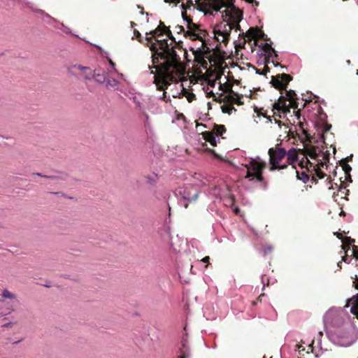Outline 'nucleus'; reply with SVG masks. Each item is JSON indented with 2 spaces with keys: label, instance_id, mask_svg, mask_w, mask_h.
I'll use <instances>...</instances> for the list:
<instances>
[{
  "label": "nucleus",
  "instance_id": "4c0bfd02",
  "mask_svg": "<svg viewBox=\"0 0 358 358\" xmlns=\"http://www.w3.org/2000/svg\"><path fill=\"white\" fill-rule=\"evenodd\" d=\"M272 250V247L268 246L264 249V255L267 253L270 252Z\"/></svg>",
  "mask_w": 358,
  "mask_h": 358
},
{
  "label": "nucleus",
  "instance_id": "3c124183",
  "mask_svg": "<svg viewBox=\"0 0 358 358\" xmlns=\"http://www.w3.org/2000/svg\"><path fill=\"white\" fill-rule=\"evenodd\" d=\"M183 206H184V207L186 208H187V206H188V203H185V204H183Z\"/></svg>",
  "mask_w": 358,
  "mask_h": 358
},
{
  "label": "nucleus",
  "instance_id": "bf43d9fd",
  "mask_svg": "<svg viewBox=\"0 0 358 358\" xmlns=\"http://www.w3.org/2000/svg\"><path fill=\"white\" fill-rule=\"evenodd\" d=\"M337 237H338V238H341L340 237V235H339V234H337Z\"/></svg>",
  "mask_w": 358,
  "mask_h": 358
},
{
  "label": "nucleus",
  "instance_id": "7c9ffc66",
  "mask_svg": "<svg viewBox=\"0 0 358 358\" xmlns=\"http://www.w3.org/2000/svg\"><path fill=\"white\" fill-rule=\"evenodd\" d=\"M247 36L250 38H255V31L253 29H250L247 31Z\"/></svg>",
  "mask_w": 358,
  "mask_h": 358
},
{
  "label": "nucleus",
  "instance_id": "f8f14e48",
  "mask_svg": "<svg viewBox=\"0 0 358 358\" xmlns=\"http://www.w3.org/2000/svg\"><path fill=\"white\" fill-rule=\"evenodd\" d=\"M291 80L292 78L289 75L282 73L271 76V83L275 89L282 90L286 87Z\"/></svg>",
  "mask_w": 358,
  "mask_h": 358
},
{
  "label": "nucleus",
  "instance_id": "473e14b6",
  "mask_svg": "<svg viewBox=\"0 0 358 358\" xmlns=\"http://www.w3.org/2000/svg\"><path fill=\"white\" fill-rule=\"evenodd\" d=\"M61 25H62V29H62V31L64 33H65V34H71V29H70L69 27H66V26H65L64 24H62V23H61Z\"/></svg>",
  "mask_w": 358,
  "mask_h": 358
},
{
  "label": "nucleus",
  "instance_id": "4be33fe9",
  "mask_svg": "<svg viewBox=\"0 0 358 358\" xmlns=\"http://www.w3.org/2000/svg\"><path fill=\"white\" fill-rule=\"evenodd\" d=\"M189 348L187 345V341L185 338H183L182 341V348H180V353L181 355L179 356L178 358H189V355L188 352Z\"/></svg>",
  "mask_w": 358,
  "mask_h": 358
},
{
  "label": "nucleus",
  "instance_id": "a211bd4d",
  "mask_svg": "<svg viewBox=\"0 0 358 358\" xmlns=\"http://www.w3.org/2000/svg\"><path fill=\"white\" fill-rule=\"evenodd\" d=\"M120 81L117 79L113 78L111 76H107L106 78V81L104 83L106 84V87L108 90H118V84Z\"/></svg>",
  "mask_w": 358,
  "mask_h": 358
},
{
  "label": "nucleus",
  "instance_id": "a878e982",
  "mask_svg": "<svg viewBox=\"0 0 358 358\" xmlns=\"http://www.w3.org/2000/svg\"><path fill=\"white\" fill-rule=\"evenodd\" d=\"M222 110L224 113L231 114L233 110H236L234 107L228 103H225L222 106Z\"/></svg>",
  "mask_w": 358,
  "mask_h": 358
},
{
  "label": "nucleus",
  "instance_id": "864d4df0",
  "mask_svg": "<svg viewBox=\"0 0 358 358\" xmlns=\"http://www.w3.org/2000/svg\"><path fill=\"white\" fill-rule=\"evenodd\" d=\"M303 164H304V162H301V168H303Z\"/></svg>",
  "mask_w": 358,
  "mask_h": 358
},
{
  "label": "nucleus",
  "instance_id": "c9c22d12",
  "mask_svg": "<svg viewBox=\"0 0 358 358\" xmlns=\"http://www.w3.org/2000/svg\"><path fill=\"white\" fill-rule=\"evenodd\" d=\"M257 73L258 74H266L268 72H269V69L268 67H264V70H263V72H260L259 70H257Z\"/></svg>",
  "mask_w": 358,
  "mask_h": 358
},
{
  "label": "nucleus",
  "instance_id": "13d9d810",
  "mask_svg": "<svg viewBox=\"0 0 358 358\" xmlns=\"http://www.w3.org/2000/svg\"><path fill=\"white\" fill-rule=\"evenodd\" d=\"M38 176H43L41 173H36Z\"/></svg>",
  "mask_w": 358,
  "mask_h": 358
},
{
  "label": "nucleus",
  "instance_id": "0e129e2a",
  "mask_svg": "<svg viewBox=\"0 0 358 358\" xmlns=\"http://www.w3.org/2000/svg\"><path fill=\"white\" fill-rule=\"evenodd\" d=\"M0 138H1V136H0Z\"/></svg>",
  "mask_w": 358,
  "mask_h": 358
},
{
  "label": "nucleus",
  "instance_id": "2eb2a0df",
  "mask_svg": "<svg viewBox=\"0 0 358 358\" xmlns=\"http://www.w3.org/2000/svg\"><path fill=\"white\" fill-rule=\"evenodd\" d=\"M220 200H222L224 206L227 207H230L233 209V211L236 214H238L240 212V209L238 207H234V196L230 194L229 189H228V192H225L224 195L222 196V199H220Z\"/></svg>",
  "mask_w": 358,
  "mask_h": 358
},
{
  "label": "nucleus",
  "instance_id": "b1692460",
  "mask_svg": "<svg viewBox=\"0 0 358 358\" xmlns=\"http://www.w3.org/2000/svg\"><path fill=\"white\" fill-rule=\"evenodd\" d=\"M206 141L209 142L213 146H215L217 143L220 141V138L217 136V134L215 136L212 134H209L206 136Z\"/></svg>",
  "mask_w": 358,
  "mask_h": 358
},
{
  "label": "nucleus",
  "instance_id": "79ce46f5",
  "mask_svg": "<svg viewBox=\"0 0 358 358\" xmlns=\"http://www.w3.org/2000/svg\"><path fill=\"white\" fill-rule=\"evenodd\" d=\"M13 309H10L7 313L6 312H3V311H1L0 310V315H7L8 313H10L11 311H13Z\"/></svg>",
  "mask_w": 358,
  "mask_h": 358
},
{
  "label": "nucleus",
  "instance_id": "e433bc0d",
  "mask_svg": "<svg viewBox=\"0 0 358 358\" xmlns=\"http://www.w3.org/2000/svg\"><path fill=\"white\" fill-rule=\"evenodd\" d=\"M225 131V129L223 125L219 126V129L217 130V134L222 135V132Z\"/></svg>",
  "mask_w": 358,
  "mask_h": 358
},
{
  "label": "nucleus",
  "instance_id": "49530a36",
  "mask_svg": "<svg viewBox=\"0 0 358 358\" xmlns=\"http://www.w3.org/2000/svg\"><path fill=\"white\" fill-rule=\"evenodd\" d=\"M350 169H351V168L349 166V165H347V164H346V165L345 166V167H344V170H345V171H346V172H347L348 170H350Z\"/></svg>",
  "mask_w": 358,
  "mask_h": 358
},
{
  "label": "nucleus",
  "instance_id": "cd10ccee",
  "mask_svg": "<svg viewBox=\"0 0 358 358\" xmlns=\"http://www.w3.org/2000/svg\"><path fill=\"white\" fill-rule=\"evenodd\" d=\"M157 180V175H154L152 176H148L147 178L148 183H149L151 185H154L156 183Z\"/></svg>",
  "mask_w": 358,
  "mask_h": 358
},
{
  "label": "nucleus",
  "instance_id": "9b49d317",
  "mask_svg": "<svg viewBox=\"0 0 358 358\" xmlns=\"http://www.w3.org/2000/svg\"><path fill=\"white\" fill-rule=\"evenodd\" d=\"M219 88L220 90L226 92L229 90H230L229 94L226 95L224 97V100L227 103L229 104L236 103L238 105L243 104V102L241 101V96L238 95L237 94L234 93L231 90V86L228 85L227 83H225L224 85H222V83H220Z\"/></svg>",
  "mask_w": 358,
  "mask_h": 358
},
{
  "label": "nucleus",
  "instance_id": "c756f323",
  "mask_svg": "<svg viewBox=\"0 0 358 358\" xmlns=\"http://www.w3.org/2000/svg\"><path fill=\"white\" fill-rule=\"evenodd\" d=\"M308 155L311 159H316L319 155V154L317 152V150H310L308 151Z\"/></svg>",
  "mask_w": 358,
  "mask_h": 358
},
{
  "label": "nucleus",
  "instance_id": "39448f33",
  "mask_svg": "<svg viewBox=\"0 0 358 358\" xmlns=\"http://www.w3.org/2000/svg\"><path fill=\"white\" fill-rule=\"evenodd\" d=\"M208 180L200 173H195L193 176V181L191 184L180 187L176 189V195L180 197V203L182 201L191 203L197 199L199 195V188L206 187Z\"/></svg>",
  "mask_w": 358,
  "mask_h": 358
},
{
  "label": "nucleus",
  "instance_id": "6e6d98bb",
  "mask_svg": "<svg viewBox=\"0 0 358 358\" xmlns=\"http://www.w3.org/2000/svg\"><path fill=\"white\" fill-rule=\"evenodd\" d=\"M20 341H15V342H14V343H15V344H17V343H20Z\"/></svg>",
  "mask_w": 358,
  "mask_h": 358
},
{
  "label": "nucleus",
  "instance_id": "423d86ee",
  "mask_svg": "<svg viewBox=\"0 0 358 358\" xmlns=\"http://www.w3.org/2000/svg\"><path fill=\"white\" fill-rule=\"evenodd\" d=\"M245 166L247 169L246 178L249 180L255 179L258 182L263 180L262 171L266 166V162L259 157L251 159Z\"/></svg>",
  "mask_w": 358,
  "mask_h": 358
},
{
  "label": "nucleus",
  "instance_id": "4468645a",
  "mask_svg": "<svg viewBox=\"0 0 358 358\" xmlns=\"http://www.w3.org/2000/svg\"><path fill=\"white\" fill-rule=\"evenodd\" d=\"M75 69H78L83 71L82 76L86 79L90 80L92 78V71L87 66H83L81 65H72L68 67L67 71L69 74L76 76Z\"/></svg>",
  "mask_w": 358,
  "mask_h": 358
},
{
  "label": "nucleus",
  "instance_id": "2f4dec72",
  "mask_svg": "<svg viewBox=\"0 0 358 358\" xmlns=\"http://www.w3.org/2000/svg\"><path fill=\"white\" fill-rule=\"evenodd\" d=\"M133 101H134V103L136 105V106L139 108V110H140L141 112H142V111H143V108H142V107H141V103H140V101H138V99H137V97L134 96V97H133Z\"/></svg>",
  "mask_w": 358,
  "mask_h": 358
},
{
  "label": "nucleus",
  "instance_id": "5fc2aeb1",
  "mask_svg": "<svg viewBox=\"0 0 358 358\" xmlns=\"http://www.w3.org/2000/svg\"><path fill=\"white\" fill-rule=\"evenodd\" d=\"M338 266L339 268H341V262H338Z\"/></svg>",
  "mask_w": 358,
  "mask_h": 358
},
{
  "label": "nucleus",
  "instance_id": "1a4fd4ad",
  "mask_svg": "<svg viewBox=\"0 0 358 358\" xmlns=\"http://www.w3.org/2000/svg\"><path fill=\"white\" fill-rule=\"evenodd\" d=\"M182 17L183 20L187 22V29L185 30L183 26L177 25L175 27L176 31L178 33L183 32L185 36L189 37L192 40L200 39L201 37L197 33V26L193 23L190 19L185 17L183 14Z\"/></svg>",
  "mask_w": 358,
  "mask_h": 358
},
{
  "label": "nucleus",
  "instance_id": "680f3d73",
  "mask_svg": "<svg viewBox=\"0 0 358 358\" xmlns=\"http://www.w3.org/2000/svg\"><path fill=\"white\" fill-rule=\"evenodd\" d=\"M275 123H279V122L277 121V120H275Z\"/></svg>",
  "mask_w": 358,
  "mask_h": 358
},
{
  "label": "nucleus",
  "instance_id": "6ab92c4d",
  "mask_svg": "<svg viewBox=\"0 0 358 358\" xmlns=\"http://www.w3.org/2000/svg\"><path fill=\"white\" fill-rule=\"evenodd\" d=\"M108 63H109V65H110V69H108V72L106 73L107 76H113L114 74H116L118 76L119 79L124 80L125 79H124V75L122 73H119L117 71V70L115 68V63L111 59L108 60Z\"/></svg>",
  "mask_w": 358,
  "mask_h": 358
},
{
  "label": "nucleus",
  "instance_id": "aec40b11",
  "mask_svg": "<svg viewBox=\"0 0 358 358\" xmlns=\"http://www.w3.org/2000/svg\"><path fill=\"white\" fill-rule=\"evenodd\" d=\"M25 3L29 8H30L31 9V10L33 12L41 15V17H43V20H45V18H47V19H50L55 22H57V20L55 18L52 17L49 14L45 13L43 10L33 8L31 3L25 2Z\"/></svg>",
  "mask_w": 358,
  "mask_h": 358
},
{
  "label": "nucleus",
  "instance_id": "052dcab7",
  "mask_svg": "<svg viewBox=\"0 0 358 358\" xmlns=\"http://www.w3.org/2000/svg\"><path fill=\"white\" fill-rule=\"evenodd\" d=\"M356 288L358 289V282L357 284L356 285Z\"/></svg>",
  "mask_w": 358,
  "mask_h": 358
},
{
  "label": "nucleus",
  "instance_id": "e2e57ef3",
  "mask_svg": "<svg viewBox=\"0 0 358 358\" xmlns=\"http://www.w3.org/2000/svg\"><path fill=\"white\" fill-rule=\"evenodd\" d=\"M357 3H358V0H357Z\"/></svg>",
  "mask_w": 358,
  "mask_h": 358
},
{
  "label": "nucleus",
  "instance_id": "5701e85b",
  "mask_svg": "<svg viewBox=\"0 0 358 358\" xmlns=\"http://www.w3.org/2000/svg\"><path fill=\"white\" fill-rule=\"evenodd\" d=\"M1 297L3 299H8L13 301L16 299V295L13 292L9 291L8 289H4L1 293Z\"/></svg>",
  "mask_w": 358,
  "mask_h": 358
},
{
  "label": "nucleus",
  "instance_id": "f257e3e1",
  "mask_svg": "<svg viewBox=\"0 0 358 358\" xmlns=\"http://www.w3.org/2000/svg\"><path fill=\"white\" fill-rule=\"evenodd\" d=\"M150 48L152 52V66L149 65L148 69L155 82L170 85L180 80L185 69L171 43L169 44L166 39H157Z\"/></svg>",
  "mask_w": 358,
  "mask_h": 358
},
{
  "label": "nucleus",
  "instance_id": "8fccbe9b",
  "mask_svg": "<svg viewBox=\"0 0 358 358\" xmlns=\"http://www.w3.org/2000/svg\"><path fill=\"white\" fill-rule=\"evenodd\" d=\"M44 177H45V176ZM46 178H51V179L55 178V176H46Z\"/></svg>",
  "mask_w": 358,
  "mask_h": 358
},
{
  "label": "nucleus",
  "instance_id": "a18cd8bd",
  "mask_svg": "<svg viewBox=\"0 0 358 358\" xmlns=\"http://www.w3.org/2000/svg\"><path fill=\"white\" fill-rule=\"evenodd\" d=\"M306 166H308V164H310V167H313V169H315V166L313 165L312 163H310L308 159L306 160V162H305Z\"/></svg>",
  "mask_w": 358,
  "mask_h": 358
},
{
  "label": "nucleus",
  "instance_id": "37998d69",
  "mask_svg": "<svg viewBox=\"0 0 358 358\" xmlns=\"http://www.w3.org/2000/svg\"><path fill=\"white\" fill-rule=\"evenodd\" d=\"M166 3H179L180 0H164Z\"/></svg>",
  "mask_w": 358,
  "mask_h": 358
},
{
  "label": "nucleus",
  "instance_id": "7ed1b4c3",
  "mask_svg": "<svg viewBox=\"0 0 358 358\" xmlns=\"http://www.w3.org/2000/svg\"><path fill=\"white\" fill-rule=\"evenodd\" d=\"M350 301H353L350 311L358 318V295H357L354 296L351 299H348L347 303L343 308H331L329 309L323 317L324 324L334 327L336 329L343 327V325L350 320L345 308L350 306Z\"/></svg>",
  "mask_w": 358,
  "mask_h": 358
},
{
  "label": "nucleus",
  "instance_id": "6e6552de",
  "mask_svg": "<svg viewBox=\"0 0 358 358\" xmlns=\"http://www.w3.org/2000/svg\"><path fill=\"white\" fill-rule=\"evenodd\" d=\"M296 94L294 91L289 90L286 92V99L289 101V103L287 105L285 101L282 99V97L280 96L278 99V102L275 103V106L279 110H282L283 113L290 112V108H293L294 110L299 108V103L296 101Z\"/></svg>",
  "mask_w": 358,
  "mask_h": 358
},
{
  "label": "nucleus",
  "instance_id": "bb28decb",
  "mask_svg": "<svg viewBox=\"0 0 358 358\" xmlns=\"http://www.w3.org/2000/svg\"><path fill=\"white\" fill-rule=\"evenodd\" d=\"M354 241L353 240H351V238L350 237H345V238H343L342 240V247H343V250H349V246L352 243V242H353Z\"/></svg>",
  "mask_w": 358,
  "mask_h": 358
},
{
  "label": "nucleus",
  "instance_id": "9d476101",
  "mask_svg": "<svg viewBox=\"0 0 358 358\" xmlns=\"http://www.w3.org/2000/svg\"><path fill=\"white\" fill-rule=\"evenodd\" d=\"M206 178L208 180V182L206 186H209V189L207 190V194L215 199H222L224 194L228 192V186L223 182L219 184H217L216 182H211L209 178Z\"/></svg>",
  "mask_w": 358,
  "mask_h": 358
},
{
  "label": "nucleus",
  "instance_id": "dca6fc26",
  "mask_svg": "<svg viewBox=\"0 0 358 358\" xmlns=\"http://www.w3.org/2000/svg\"><path fill=\"white\" fill-rule=\"evenodd\" d=\"M297 158L298 153L295 148H292L287 152L286 151L285 159L287 166L288 164H292L293 163H294L297 160Z\"/></svg>",
  "mask_w": 358,
  "mask_h": 358
},
{
  "label": "nucleus",
  "instance_id": "20e7f679",
  "mask_svg": "<svg viewBox=\"0 0 358 358\" xmlns=\"http://www.w3.org/2000/svg\"><path fill=\"white\" fill-rule=\"evenodd\" d=\"M329 341L335 345L348 348L358 339V329L350 323L328 333Z\"/></svg>",
  "mask_w": 358,
  "mask_h": 358
},
{
  "label": "nucleus",
  "instance_id": "09e8293b",
  "mask_svg": "<svg viewBox=\"0 0 358 358\" xmlns=\"http://www.w3.org/2000/svg\"><path fill=\"white\" fill-rule=\"evenodd\" d=\"M200 1H201V0H195V1L196 2V3H197L198 5H201V3H200Z\"/></svg>",
  "mask_w": 358,
  "mask_h": 358
},
{
  "label": "nucleus",
  "instance_id": "a19ab883",
  "mask_svg": "<svg viewBox=\"0 0 358 358\" xmlns=\"http://www.w3.org/2000/svg\"><path fill=\"white\" fill-rule=\"evenodd\" d=\"M310 104V101H306L304 103H303L301 107L303 108L305 107H309V105Z\"/></svg>",
  "mask_w": 358,
  "mask_h": 358
},
{
  "label": "nucleus",
  "instance_id": "ddd939ff",
  "mask_svg": "<svg viewBox=\"0 0 358 358\" xmlns=\"http://www.w3.org/2000/svg\"><path fill=\"white\" fill-rule=\"evenodd\" d=\"M166 34L169 38H173V36H171V32L169 29H167V27L162 24V22H160V25L153 31L150 33H146V40L148 41H150L152 38H157L162 34Z\"/></svg>",
  "mask_w": 358,
  "mask_h": 358
},
{
  "label": "nucleus",
  "instance_id": "412c9836",
  "mask_svg": "<svg viewBox=\"0 0 358 358\" xmlns=\"http://www.w3.org/2000/svg\"><path fill=\"white\" fill-rule=\"evenodd\" d=\"M300 108L298 110H294L293 113L294 114V117L297 120V126H299V130L301 131L303 134H306V129L304 128L305 124L301 121V114H300Z\"/></svg>",
  "mask_w": 358,
  "mask_h": 358
},
{
  "label": "nucleus",
  "instance_id": "c85d7f7f",
  "mask_svg": "<svg viewBox=\"0 0 358 358\" xmlns=\"http://www.w3.org/2000/svg\"><path fill=\"white\" fill-rule=\"evenodd\" d=\"M141 113H142V115L145 117V121H144L145 126L146 127H150V120H149V116L144 111H142Z\"/></svg>",
  "mask_w": 358,
  "mask_h": 358
},
{
  "label": "nucleus",
  "instance_id": "ea45409f",
  "mask_svg": "<svg viewBox=\"0 0 358 358\" xmlns=\"http://www.w3.org/2000/svg\"><path fill=\"white\" fill-rule=\"evenodd\" d=\"M14 324V322H7L1 325L2 327H10Z\"/></svg>",
  "mask_w": 358,
  "mask_h": 358
},
{
  "label": "nucleus",
  "instance_id": "f704fd0d",
  "mask_svg": "<svg viewBox=\"0 0 358 358\" xmlns=\"http://www.w3.org/2000/svg\"><path fill=\"white\" fill-rule=\"evenodd\" d=\"M315 172H316V174L317 176L320 178H323L324 177V173L320 169H315Z\"/></svg>",
  "mask_w": 358,
  "mask_h": 358
},
{
  "label": "nucleus",
  "instance_id": "393cba45",
  "mask_svg": "<svg viewBox=\"0 0 358 358\" xmlns=\"http://www.w3.org/2000/svg\"><path fill=\"white\" fill-rule=\"evenodd\" d=\"M296 176L299 180H302L303 182H306L309 180V176L305 171H296Z\"/></svg>",
  "mask_w": 358,
  "mask_h": 358
},
{
  "label": "nucleus",
  "instance_id": "58836bf2",
  "mask_svg": "<svg viewBox=\"0 0 358 358\" xmlns=\"http://www.w3.org/2000/svg\"><path fill=\"white\" fill-rule=\"evenodd\" d=\"M352 255L358 259V251L353 248L352 250Z\"/></svg>",
  "mask_w": 358,
  "mask_h": 358
},
{
  "label": "nucleus",
  "instance_id": "f03ea898",
  "mask_svg": "<svg viewBox=\"0 0 358 358\" xmlns=\"http://www.w3.org/2000/svg\"><path fill=\"white\" fill-rule=\"evenodd\" d=\"M251 3L253 0H245ZM234 0H208L206 5L215 12H220L223 20L217 24L213 29L215 38L220 43L226 45L229 41L232 29H240V22L243 19L241 10L234 4Z\"/></svg>",
  "mask_w": 358,
  "mask_h": 358
},
{
  "label": "nucleus",
  "instance_id": "603ef678",
  "mask_svg": "<svg viewBox=\"0 0 358 358\" xmlns=\"http://www.w3.org/2000/svg\"><path fill=\"white\" fill-rule=\"evenodd\" d=\"M141 36L140 33H139V32H137V34H136V37H138V36Z\"/></svg>",
  "mask_w": 358,
  "mask_h": 358
},
{
  "label": "nucleus",
  "instance_id": "f3484780",
  "mask_svg": "<svg viewBox=\"0 0 358 358\" xmlns=\"http://www.w3.org/2000/svg\"><path fill=\"white\" fill-rule=\"evenodd\" d=\"M92 77L96 82L99 83H104L107 77V74L101 69H95L92 72Z\"/></svg>",
  "mask_w": 358,
  "mask_h": 358
},
{
  "label": "nucleus",
  "instance_id": "0eeeda50",
  "mask_svg": "<svg viewBox=\"0 0 358 358\" xmlns=\"http://www.w3.org/2000/svg\"><path fill=\"white\" fill-rule=\"evenodd\" d=\"M269 155V162L271 166V170L284 169L287 168V164L282 163L285 159L286 150L283 148H271L268 151Z\"/></svg>",
  "mask_w": 358,
  "mask_h": 358
},
{
  "label": "nucleus",
  "instance_id": "de8ad7c7",
  "mask_svg": "<svg viewBox=\"0 0 358 358\" xmlns=\"http://www.w3.org/2000/svg\"><path fill=\"white\" fill-rule=\"evenodd\" d=\"M342 259H343V262H348V263H349V262H348V257H345V256L343 257H342Z\"/></svg>",
  "mask_w": 358,
  "mask_h": 358
},
{
  "label": "nucleus",
  "instance_id": "72a5a7b5",
  "mask_svg": "<svg viewBox=\"0 0 358 358\" xmlns=\"http://www.w3.org/2000/svg\"><path fill=\"white\" fill-rule=\"evenodd\" d=\"M187 95V99L188 100L189 102H192L193 100L195 99V95L192 93H188V92H186Z\"/></svg>",
  "mask_w": 358,
  "mask_h": 358
},
{
  "label": "nucleus",
  "instance_id": "4d7b16f0",
  "mask_svg": "<svg viewBox=\"0 0 358 358\" xmlns=\"http://www.w3.org/2000/svg\"><path fill=\"white\" fill-rule=\"evenodd\" d=\"M280 68H281V69H284V68H285V66H280Z\"/></svg>",
  "mask_w": 358,
  "mask_h": 358
},
{
  "label": "nucleus",
  "instance_id": "c03bdc74",
  "mask_svg": "<svg viewBox=\"0 0 358 358\" xmlns=\"http://www.w3.org/2000/svg\"><path fill=\"white\" fill-rule=\"evenodd\" d=\"M209 260H210V257H209L208 256H206V257H203V258L201 259V261H202L203 262H204V263H207V262H209Z\"/></svg>",
  "mask_w": 358,
  "mask_h": 358
}]
</instances>
